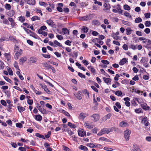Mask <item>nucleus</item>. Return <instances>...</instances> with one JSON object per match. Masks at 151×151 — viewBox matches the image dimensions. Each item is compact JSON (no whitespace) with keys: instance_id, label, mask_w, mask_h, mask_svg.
Here are the masks:
<instances>
[{"instance_id":"1","label":"nucleus","mask_w":151,"mask_h":151,"mask_svg":"<svg viewBox=\"0 0 151 151\" xmlns=\"http://www.w3.org/2000/svg\"><path fill=\"white\" fill-rule=\"evenodd\" d=\"M142 43L144 44L143 46L146 48H150L151 46V41L149 39L146 38L145 40L142 42Z\"/></svg>"},{"instance_id":"2","label":"nucleus","mask_w":151,"mask_h":151,"mask_svg":"<svg viewBox=\"0 0 151 151\" xmlns=\"http://www.w3.org/2000/svg\"><path fill=\"white\" fill-rule=\"evenodd\" d=\"M131 133V131L129 129H127L124 131V137L126 140H129Z\"/></svg>"},{"instance_id":"3","label":"nucleus","mask_w":151,"mask_h":151,"mask_svg":"<svg viewBox=\"0 0 151 151\" xmlns=\"http://www.w3.org/2000/svg\"><path fill=\"white\" fill-rule=\"evenodd\" d=\"M22 50L21 49H20L15 53L14 56V58L16 60L18 59L20 56L22 54Z\"/></svg>"},{"instance_id":"4","label":"nucleus","mask_w":151,"mask_h":151,"mask_svg":"<svg viewBox=\"0 0 151 151\" xmlns=\"http://www.w3.org/2000/svg\"><path fill=\"white\" fill-rule=\"evenodd\" d=\"M92 17V14H90L85 16L81 17L80 18V19L81 20L87 21L91 19Z\"/></svg>"},{"instance_id":"5","label":"nucleus","mask_w":151,"mask_h":151,"mask_svg":"<svg viewBox=\"0 0 151 151\" xmlns=\"http://www.w3.org/2000/svg\"><path fill=\"white\" fill-rule=\"evenodd\" d=\"M37 107L38 109V110L42 114H45L47 113V111L43 107L39 105V104H37Z\"/></svg>"},{"instance_id":"6","label":"nucleus","mask_w":151,"mask_h":151,"mask_svg":"<svg viewBox=\"0 0 151 151\" xmlns=\"http://www.w3.org/2000/svg\"><path fill=\"white\" fill-rule=\"evenodd\" d=\"M88 114H86L83 112L81 113L79 116L78 118L80 120H83L84 119L88 116Z\"/></svg>"},{"instance_id":"7","label":"nucleus","mask_w":151,"mask_h":151,"mask_svg":"<svg viewBox=\"0 0 151 151\" xmlns=\"http://www.w3.org/2000/svg\"><path fill=\"white\" fill-rule=\"evenodd\" d=\"M82 95V92L81 91H78L77 93H74V95L78 100H81L82 99L81 95Z\"/></svg>"},{"instance_id":"8","label":"nucleus","mask_w":151,"mask_h":151,"mask_svg":"<svg viewBox=\"0 0 151 151\" xmlns=\"http://www.w3.org/2000/svg\"><path fill=\"white\" fill-rule=\"evenodd\" d=\"M27 58L25 56L22 57L19 60V64L20 65H23V64L27 60Z\"/></svg>"},{"instance_id":"9","label":"nucleus","mask_w":151,"mask_h":151,"mask_svg":"<svg viewBox=\"0 0 151 151\" xmlns=\"http://www.w3.org/2000/svg\"><path fill=\"white\" fill-rule=\"evenodd\" d=\"M141 106L142 108L145 110H148L150 109V107L148 106L146 103L142 102L141 104Z\"/></svg>"},{"instance_id":"10","label":"nucleus","mask_w":151,"mask_h":151,"mask_svg":"<svg viewBox=\"0 0 151 151\" xmlns=\"http://www.w3.org/2000/svg\"><path fill=\"white\" fill-rule=\"evenodd\" d=\"M84 125L86 128L88 129H90L93 127V125L90 124L88 122H85Z\"/></svg>"},{"instance_id":"11","label":"nucleus","mask_w":151,"mask_h":151,"mask_svg":"<svg viewBox=\"0 0 151 151\" xmlns=\"http://www.w3.org/2000/svg\"><path fill=\"white\" fill-rule=\"evenodd\" d=\"M128 124L125 121L121 122L119 124V126L122 127H128Z\"/></svg>"},{"instance_id":"12","label":"nucleus","mask_w":151,"mask_h":151,"mask_svg":"<svg viewBox=\"0 0 151 151\" xmlns=\"http://www.w3.org/2000/svg\"><path fill=\"white\" fill-rule=\"evenodd\" d=\"M91 117L93 118V121L94 122L97 121L99 119L100 117L99 115L97 114H94L91 116Z\"/></svg>"},{"instance_id":"13","label":"nucleus","mask_w":151,"mask_h":151,"mask_svg":"<svg viewBox=\"0 0 151 151\" xmlns=\"http://www.w3.org/2000/svg\"><path fill=\"white\" fill-rule=\"evenodd\" d=\"M130 99L129 97H126L124 99V100L125 101V105L128 107H129L130 106V103L129 102Z\"/></svg>"},{"instance_id":"14","label":"nucleus","mask_w":151,"mask_h":151,"mask_svg":"<svg viewBox=\"0 0 151 151\" xmlns=\"http://www.w3.org/2000/svg\"><path fill=\"white\" fill-rule=\"evenodd\" d=\"M44 146L47 149L46 151H52V149L50 147V145L47 142H45L44 144Z\"/></svg>"},{"instance_id":"15","label":"nucleus","mask_w":151,"mask_h":151,"mask_svg":"<svg viewBox=\"0 0 151 151\" xmlns=\"http://www.w3.org/2000/svg\"><path fill=\"white\" fill-rule=\"evenodd\" d=\"M37 61V58L34 57H31L28 60L30 64L35 63Z\"/></svg>"},{"instance_id":"16","label":"nucleus","mask_w":151,"mask_h":151,"mask_svg":"<svg viewBox=\"0 0 151 151\" xmlns=\"http://www.w3.org/2000/svg\"><path fill=\"white\" fill-rule=\"evenodd\" d=\"M8 40H11L14 43H18V41L17 40L14 36H10L9 37Z\"/></svg>"},{"instance_id":"17","label":"nucleus","mask_w":151,"mask_h":151,"mask_svg":"<svg viewBox=\"0 0 151 151\" xmlns=\"http://www.w3.org/2000/svg\"><path fill=\"white\" fill-rule=\"evenodd\" d=\"M34 118L37 121H40L42 120V117L39 114H38L37 115H36L34 116Z\"/></svg>"},{"instance_id":"18","label":"nucleus","mask_w":151,"mask_h":151,"mask_svg":"<svg viewBox=\"0 0 151 151\" xmlns=\"http://www.w3.org/2000/svg\"><path fill=\"white\" fill-rule=\"evenodd\" d=\"M103 78L104 81L107 84H111V78L106 77H103Z\"/></svg>"},{"instance_id":"19","label":"nucleus","mask_w":151,"mask_h":151,"mask_svg":"<svg viewBox=\"0 0 151 151\" xmlns=\"http://www.w3.org/2000/svg\"><path fill=\"white\" fill-rule=\"evenodd\" d=\"M58 6L57 7V10L60 12H62L63 10L62 7L63 6V4L61 3H59L58 4Z\"/></svg>"},{"instance_id":"20","label":"nucleus","mask_w":151,"mask_h":151,"mask_svg":"<svg viewBox=\"0 0 151 151\" xmlns=\"http://www.w3.org/2000/svg\"><path fill=\"white\" fill-rule=\"evenodd\" d=\"M27 4L31 5H34L35 4V0H24Z\"/></svg>"},{"instance_id":"21","label":"nucleus","mask_w":151,"mask_h":151,"mask_svg":"<svg viewBox=\"0 0 151 151\" xmlns=\"http://www.w3.org/2000/svg\"><path fill=\"white\" fill-rule=\"evenodd\" d=\"M46 22L49 25L52 27H53L55 25L53 21L51 19L47 20Z\"/></svg>"},{"instance_id":"22","label":"nucleus","mask_w":151,"mask_h":151,"mask_svg":"<svg viewBox=\"0 0 151 151\" xmlns=\"http://www.w3.org/2000/svg\"><path fill=\"white\" fill-rule=\"evenodd\" d=\"M78 135L81 137H84L86 135V133L84 132L83 129L78 131Z\"/></svg>"},{"instance_id":"23","label":"nucleus","mask_w":151,"mask_h":151,"mask_svg":"<svg viewBox=\"0 0 151 151\" xmlns=\"http://www.w3.org/2000/svg\"><path fill=\"white\" fill-rule=\"evenodd\" d=\"M142 121L143 124L145 126H147L149 125V122L147 121V117H145L142 120Z\"/></svg>"},{"instance_id":"24","label":"nucleus","mask_w":151,"mask_h":151,"mask_svg":"<svg viewBox=\"0 0 151 151\" xmlns=\"http://www.w3.org/2000/svg\"><path fill=\"white\" fill-rule=\"evenodd\" d=\"M127 62V59H126V58H124L120 60L119 63L120 65H124Z\"/></svg>"},{"instance_id":"25","label":"nucleus","mask_w":151,"mask_h":151,"mask_svg":"<svg viewBox=\"0 0 151 151\" xmlns=\"http://www.w3.org/2000/svg\"><path fill=\"white\" fill-rule=\"evenodd\" d=\"M15 12L13 10H11L6 13V14L10 17H12L14 14Z\"/></svg>"},{"instance_id":"26","label":"nucleus","mask_w":151,"mask_h":151,"mask_svg":"<svg viewBox=\"0 0 151 151\" xmlns=\"http://www.w3.org/2000/svg\"><path fill=\"white\" fill-rule=\"evenodd\" d=\"M54 45H56V47L57 46L60 47H62L63 49H64L65 47H63L61 44L59 42H58L56 40H55L54 41Z\"/></svg>"},{"instance_id":"27","label":"nucleus","mask_w":151,"mask_h":151,"mask_svg":"<svg viewBox=\"0 0 151 151\" xmlns=\"http://www.w3.org/2000/svg\"><path fill=\"white\" fill-rule=\"evenodd\" d=\"M92 24L94 25H99L100 24V22L98 20L94 19L92 21Z\"/></svg>"},{"instance_id":"28","label":"nucleus","mask_w":151,"mask_h":151,"mask_svg":"<svg viewBox=\"0 0 151 151\" xmlns=\"http://www.w3.org/2000/svg\"><path fill=\"white\" fill-rule=\"evenodd\" d=\"M78 148L79 149L81 150L84 151H87L88 150V148L86 147L83 145H80L79 147Z\"/></svg>"},{"instance_id":"29","label":"nucleus","mask_w":151,"mask_h":151,"mask_svg":"<svg viewBox=\"0 0 151 151\" xmlns=\"http://www.w3.org/2000/svg\"><path fill=\"white\" fill-rule=\"evenodd\" d=\"M62 32L64 35H69V31L66 28H63L62 29Z\"/></svg>"},{"instance_id":"30","label":"nucleus","mask_w":151,"mask_h":151,"mask_svg":"<svg viewBox=\"0 0 151 151\" xmlns=\"http://www.w3.org/2000/svg\"><path fill=\"white\" fill-rule=\"evenodd\" d=\"M17 108L18 110L20 113H22L25 110V108L22 106H18Z\"/></svg>"},{"instance_id":"31","label":"nucleus","mask_w":151,"mask_h":151,"mask_svg":"<svg viewBox=\"0 0 151 151\" xmlns=\"http://www.w3.org/2000/svg\"><path fill=\"white\" fill-rule=\"evenodd\" d=\"M18 20L21 22L23 23L25 21V19L24 17L21 16L18 17Z\"/></svg>"},{"instance_id":"32","label":"nucleus","mask_w":151,"mask_h":151,"mask_svg":"<svg viewBox=\"0 0 151 151\" xmlns=\"http://www.w3.org/2000/svg\"><path fill=\"white\" fill-rule=\"evenodd\" d=\"M104 6L106 10H109L111 8L110 5L109 4L105 3L104 5Z\"/></svg>"},{"instance_id":"33","label":"nucleus","mask_w":151,"mask_h":151,"mask_svg":"<svg viewBox=\"0 0 151 151\" xmlns=\"http://www.w3.org/2000/svg\"><path fill=\"white\" fill-rule=\"evenodd\" d=\"M35 135L36 136L39 138H42L44 139H45V137L43 135L39 133H36Z\"/></svg>"},{"instance_id":"34","label":"nucleus","mask_w":151,"mask_h":151,"mask_svg":"<svg viewBox=\"0 0 151 151\" xmlns=\"http://www.w3.org/2000/svg\"><path fill=\"white\" fill-rule=\"evenodd\" d=\"M88 68L90 69V70L92 73H93L94 74H95L96 71L94 68L91 66H89L88 67Z\"/></svg>"},{"instance_id":"35","label":"nucleus","mask_w":151,"mask_h":151,"mask_svg":"<svg viewBox=\"0 0 151 151\" xmlns=\"http://www.w3.org/2000/svg\"><path fill=\"white\" fill-rule=\"evenodd\" d=\"M142 21V19L139 17L136 18L135 20V22L136 23H138L141 22Z\"/></svg>"},{"instance_id":"36","label":"nucleus","mask_w":151,"mask_h":151,"mask_svg":"<svg viewBox=\"0 0 151 151\" xmlns=\"http://www.w3.org/2000/svg\"><path fill=\"white\" fill-rule=\"evenodd\" d=\"M68 126H69V127L71 128L75 129L76 128V127L74 124H73L71 123L70 122H68Z\"/></svg>"},{"instance_id":"37","label":"nucleus","mask_w":151,"mask_h":151,"mask_svg":"<svg viewBox=\"0 0 151 151\" xmlns=\"http://www.w3.org/2000/svg\"><path fill=\"white\" fill-rule=\"evenodd\" d=\"M43 66L45 67L47 69H50L51 67V65L47 64V63H43Z\"/></svg>"},{"instance_id":"38","label":"nucleus","mask_w":151,"mask_h":151,"mask_svg":"<svg viewBox=\"0 0 151 151\" xmlns=\"http://www.w3.org/2000/svg\"><path fill=\"white\" fill-rule=\"evenodd\" d=\"M4 55L5 57L8 60L11 58V55L10 53H5L4 54Z\"/></svg>"},{"instance_id":"39","label":"nucleus","mask_w":151,"mask_h":151,"mask_svg":"<svg viewBox=\"0 0 151 151\" xmlns=\"http://www.w3.org/2000/svg\"><path fill=\"white\" fill-rule=\"evenodd\" d=\"M40 18L36 16H34L31 18V20L32 21H35L36 20H40Z\"/></svg>"},{"instance_id":"40","label":"nucleus","mask_w":151,"mask_h":151,"mask_svg":"<svg viewBox=\"0 0 151 151\" xmlns=\"http://www.w3.org/2000/svg\"><path fill=\"white\" fill-rule=\"evenodd\" d=\"M41 87L47 93H48L49 92H50V91L47 89L46 85H42Z\"/></svg>"},{"instance_id":"41","label":"nucleus","mask_w":151,"mask_h":151,"mask_svg":"<svg viewBox=\"0 0 151 151\" xmlns=\"http://www.w3.org/2000/svg\"><path fill=\"white\" fill-rule=\"evenodd\" d=\"M82 30L84 33H87L88 30V28L86 26H83L82 29Z\"/></svg>"},{"instance_id":"42","label":"nucleus","mask_w":151,"mask_h":151,"mask_svg":"<svg viewBox=\"0 0 151 151\" xmlns=\"http://www.w3.org/2000/svg\"><path fill=\"white\" fill-rule=\"evenodd\" d=\"M7 70L9 75L11 76H12L13 75V72L10 68L9 67L8 68H7Z\"/></svg>"},{"instance_id":"43","label":"nucleus","mask_w":151,"mask_h":151,"mask_svg":"<svg viewBox=\"0 0 151 151\" xmlns=\"http://www.w3.org/2000/svg\"><path fill=\"white\" fill-rule=\"evenodd\" d=\"M126 34L127 35H129L131 34V32L132 30L130 28H128L126 29Z\"/></svg>"},{"instance_id":"44","label":"nucleus","mask_w":151,"mask_h":151,"mask_svg":"<svg viewBox=\"0 0 151 151\" xmlns=\"http://www.w3.org/2000/svg\"><path fill=\"white\" fill-rule=\"evenodd\" d=\"M120 86V83L117 81L115 82V83L112 85L113 88H116Z\"/></svg>"},{"instance_id":"45","label":"nucleus","mask_w":151,"mask_h":151,"mask_svg":"<svg viewBox=\"0 0 151 151\" xmlns=\"http://www.w3.org/2000/svg\"><path fill=\"white\" fill-rule=\"evenodd\" d=\"M86 146L90 148L95 147V145L91 143H88L86 144Z\"/></svg>"},{"instance_id":"46","label":"nucleus","mask_w":151,"mask_h":151,"mask_svg":"<svg viewBox=\"0 0 151 151\" xmlns=\"http://www.w3.org/2000/svg\"><path fill=\"white\" fill-rule=\"evenodd\" d=\"M14 67L17 69L18 70H20L19 68V66L18 64L17 63L16 61H15L14 63Z\"/></svg>"},{"instance_id":"47","label":"nucleus","mask_w":151,"mask_h":151,"mask_svg":"<svg viewBox=\"0 0 151 151\" xmlns=\"http://www.w3.org/2000/svg\"><path fill=\"white\" fill-rule=\"evenodd\" d=\"M111 114L110 113L108 114L104 117V118L105 120H106L107 119H110V117H111Z\"/></svg>"},{"instance_id":"48","label":"nucleus","mask_w":151,"mask_h":151,"mask_svg":"<svg viewBox=\"0 0 151 151\" xmlns=\"http://www.w3.org/2000/svg\"><path fill=\"white\" fill-rule=\"evenodd\" d=\"M135 111L137 113L139 114L142 112V109L139 108L135 109Z\"/></svg>"},{"instance_id":"49","label":"nucleus","mask_w":151,"mask_h":151,"mask_svg":"<svg viewBox=\"0 0 151 151\" xmlns=\"http://www.w3.org/2000/svg\"><path fill=\"white\" fill-rule=\"evenodd\" d=\"M131 103L132 105L134 106H136L138 105L136 103V101L134 99H133V100L131 101Z\"/></svg>"},{"instance_id":"50","label":"nucleus","mask_w":151,"mask_h":151,"mask_svg":"<svg viewBox=\"0 0 151 151\" xmlns=\"http://www.w3.org/2000/svg\"><path fill=\"white\" fill-rule=\"evenodd\" d=\"M124 8L125 10L128 11L130 9V6L127 4L124 5Z\"/></svg>"},{"instance_id":"51","label":"nucleus","mask_w":151,"mask_h":151,"mask_svg":"<svg viewBox=\"0 0 151 151\" xmlns=\"http://www.w3.org/2000/svg\"><path fill=\"white\" fill-rule=\"evenodd\" d=\"M129 48L134 50L137 49L136 46L134 44H132L129 46Z\"/></svg>"},{"instance_id":"52","label":"nucleus","mask_w":151,"mask_h":151,"mask_svg":"<svg viewBox=\"0 0 151 151\" xmlns=\"http://www.w3.org/2000/svg\"><path fill=\"white\" fill-rule=\"evenodd\" d=\"M132 92H134L136 93H139L140 92V91L137 88H133L132 89Z\"/></svg>"},{"instance_id":"53","label":"nucleus","mask_w":151,"mask_h":151,"mask_svg":"<svg viewBox=\"0 0 151 151\" xmlns=\"http://www.w3.org/2000/svg\"><path fill=\"white\" fill-rule=\"evenodd\" d=\"M115 94L118 96H121L122 94V92L120 91H116Z\"/></svg>"},{"instance_id":"54","label":"nucleus","mask_w":151,"mask_h":151,"mask_svg":"<svg viewBox=\"0 0 151 151\" xmlns=\"http://www.w3.org/2000/svg\"><path fill=\"white\" fill-rule=\"evenodd\" d=\"M93 1H94V3L95 4H97L99 6H101L102 5V3L101 2L97 1V0H93Z\"/></svg>"},{"instance_id":"55","label":"nucleus","mask_w":151,"mask_h":151,"mask_svg":"<svg viewBox=\"0 0 151 151\" xmlns=\"http://www.w3.org/2000/svg\"><path fill=\"white\" fill-rule=\"evenodd\" d=\"M5 7L6 9L9 10L11 8V6L10 4H6L5 5Z\"/></svg>"},{"instance_id":"56","label":"nucleus","mask_w":151,"mask_h":151,"mask_svg":"<svg viewBox=\"0 0 151 151\" xmlns=\"http://www.w3.org/2000/svg\"><path fill=\"white\" fill-rule=\"evenodd\" d=\"M145 25L146 27H149L151 25V23L150 21H146L145 23Z\"/></svg>"},{"instance_id":"57","label":"nucleus","mask_w":151,"mask_h":151,"mask_svg":"<svg viewBox=\"0 0 151 151\" xmlns=\"http://www.w3.org/2000/svg\"><path fill=\"white\" fill-rule=\"evenodd\" d=\"M71 42H72L71 41H70L69 40H66V41H65V45H68L69 46H71Z\"/></svg>"},{"instance_id":"58","label":"nucleus","mask_w":151,"mask_h":151,"mask_svg":"<svg viewBox=\"0 0 151 151\" xmlns=\"http://www.w3.org/2000/svg\"><path fill=\"white\" fill-rule=\"evenodd\" d=\"M134 99L135 101H137L139 104H141L142 102L141 101V99L137 98H134Z\"/></svg>"},{"instance_id":"59","label":"nucleus","mask_w":151,"mask_h":151,"mask_svg":"<svg viewBox=\"0 0 151 151\" xmlns=\"http://www.w3.org/2000/svg\"><path fill=\"white\" fill-rule=\"evenodd\" d=\"M83 92L85 95H87L88 97H89V93L88 92L86 89H84L83 91Z\"/></svg>"},{"instance_id":"60","label":"nucleus","mask_w":151,"mask_h":151,"mask_svg":"<svg viewBox=\"0 0 151 151\" xmlns=\"http://www.w3.org/2000/svg\"><path fill=\"white\" fill-rule=\"evenodd\" d=\"M27 103L29 105H32L33 103V100L28 99L27 100Z\"/></svg>"},{"instance_id":"61","label":"nucleus","mask_w":151,"mask_h":151,"mask_svg":"<svg viewBox=\"0 0 151 151\" xmlns=\"http://www.w3.org/2000/svg\"><path fill=\"white\" fill-rule=\"evenodd\" d=\"M2 22H3V23L4 24H8V25L9 24V21L8 20L6 19H3Z\"/></svg>"},{"instance_id":"62","label":"nucleus","mask_w":151,"mask_h":151,"mask_svg":"<svg viewBox=\"0 0 151 151\" xmlns=\"http://www.w3.org/2000/svg\"><path fill=\"white\" fill-rule=\"evenodd\" d=\"M51 132L50 131L48 132L47 134L45 135V138H46L47 139L49 138L51 135Z\"/></svg>"},{"instance_id":"63","label":"nucleus","mask_w":151,"mask_h":151,"mask_svg":"<svg viewBox=\"0 0 151 151\" xmlns=\"http://www.w3.org/2000/svg\"><path fill=\"white\" fill-rule=\"evenodd\" d=\"M1 103L2 105L4 106H6V103L4 100H1Z\"/></svg>"},{"instance_id":"64","label":"nucleus","mask_w":151,"mask_h":151,"mask_svg":"<svg viewBox=\"0 0 151 151\" xmlns=\"http://www.w3.org/2000/svg\"><path fill=\"white\" fill-rule=\"evenodd\" d=\"M112 37L114 39L117 40L119 39V37H118L116 34H112Z\"/></svg>"}]
</instances>
